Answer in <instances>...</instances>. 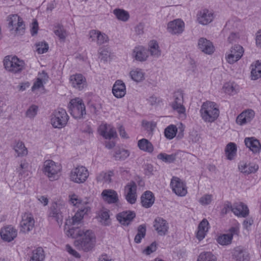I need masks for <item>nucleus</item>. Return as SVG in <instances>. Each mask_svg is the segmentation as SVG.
Returning a JSON list of instances; mask_svg holds the SVG:
<instances>
[{"label": "nucleus", "instance_id": "obj_1", "mask_svg": "<svg viewBox=\"0 0 261 261\" xmlns=\"http://www.w3.org/2000/svg\"><path fill=\"white\" fill-rule=\"evenodd\" d=\"M200 113L202 119L207 122L215 121L219 116V110L216 103L208 101L203 103Z\"/></svg>", "mask_w": 261, "mask_h": 261}, {"label": "nucleus", "instance_id": "obj_2", "mask_svg": "<svg viewBox=\"0 0 261 261\" xmlns=\"http://www.w3.org/2000/svg\"><path fill=\"white\" fill-rule=\"evenodd\" d=\"M96 238L92 231L87 230L83 235L74 242V246L79 250L90 251L94 247Z\"/></svg>", "mask_w": 261, "mask_h": 261}, {"label": "nucleus", "instance_id": "obj_3", "mask_svg": "<svg viewBox=\"0 0 261 261\" xmlns=\"http://www.w3.org/2000/svg\"><path fill=\"white\" fill-rule=\"evenodd\" d=\"M66 212L65 204L61 202L52 203L48 210V217L55 220L60 227L63 223L64 214Z\"/></svg>", "mask_w": 261, "mask_h": 261}, {"label": "nucleus", "instance_id": "obj_4", "mask_svg": "<svg viewBox=\"0 0 261 261\" xmlns=\"http://www.w3.org/2000/svg\"><path fill=\"white\" fill-rule=\"evenodd\" d=\"M68 108L71 116L75 119H81L86 114L83 101L80 98L72 99L69 102Z\"/></svg>", "mask_w": 261, "mask_h": 261}, {"label": "nucleus", "instance_id": "obj_5", "mask_svg": "<svg viewBox=\"0 0 261 261\" xmlns=\"http://www.w3.org/2000/svg\"><path fill=\"white\" fill-rule=\"evenodd\" d=\"M61 169L60 164L52 160H46L44 162L43 171L50 180L53 181L58 179Z\"/></svg>", "mask_w": 261, "mask_h": 261}, {"label": "nucleus", "instance_id": "obj_6", "mask_svg": "<svg viewBox=\"0 0 261 261\" xmlns=\"http://www.w3.org/2000/svg\"><path fill=\"white\" fill-rule=\"evenodd\" d=\"M69 119L66 111L59 108L55 110L51 116V124L55 128H61L64 127Z\"/></svg>", "mask_w": 261, "mask_h": 261}, {"label": "nucleus", "instance_id": "obj_7", "mask_svg": "<svg viewBox=\"0 0 261 261\" xmlns=\"http://www.w3.org/2000/svg\"><path fill=\"white\" fill-rule=\"evenodd\" d=\"M4 65L8 71L16 73L22 70L24 67V63L16 56H7L4 59Z\"/></svg>", "mask_w": 261, "mask_h": 261}, {"label": "nucleus", "instance_id": "obj_8", "mask_svg": "<svg viewBox=\"0 0 261 261\" xmlns=\"http://www.w3.org/2000/svg\"><path fill=\"white\" fill-rule=\"evenodd\" d=\"M10 31H14L18 35H22L25 32V25L22 19L17 14L10 15L7 18Z\"/></svg>", "mask_w": 261, "mask_h": 261}, {"label": "nucleus", "instance_id": "obj_9", "mask_svg": "<svg viewBox=\"0 0 261 261\" xmlns=\"http://www.w3.org/2000/svg\"><path fill=\"white\" fill-rule=\"evenodd\" d=\"M88 176L89 172L83 166H78L72 169L69 175L70 180L77 184L84 183Z\"/></svg>", "mask_w": 261, "mask_h": 261}, {"label": "nucleus", "instance_id": "obj_10", "mask_svg": "<svg viewBox=\"0 0 261 261\" xmlns=\"http://www.w3.org/2000/svg\"><path fill=\"white\" fill-rule=\"evenodd\" d=\"M244 51L243 47L242 46L236 45L226 53L225 59L229 64H232L241 58Z\"/></svg>", "mask_w": 261, "mask_h": 261}, {"label": "nucleus", "instance_id": "obj_11", "mask_svg": "<svg viewBox=\"0 0 261 261\" xmlns=\"http://www.w3.org/2000/svg\"><path fill=\"white\" fill-rule=\"evenodd\" d=\"M172 191L177 196H185L187 193L185 184L178 177L173 176L170 182Z\"/></svg>", "mask_w": 261, "mask_h": 261}, {"label": "nucleus", "instance_id": "obj_12", "mask_svg": "<svg viewBox=\"0 0 261 261\" xmlns=\"http://www.w3.org/2000/svg\"><path fill=\"white\" fill-rule=\"evenodd\" d=\"M35 221L32 214L24 213L22 216L20 223V231L26 233L30 231L34 228Z\"/></svg>", "mask_w": 261, "mask_h": 261}, {"label": "nucleus", "instance_id": "obj_13", "mask_svg": "<svg viewBox=\"0 0 261 261\" xmlns=\"http://www.w3.org/2000/svg\"><path fill=\"white\" fill-rule=\"evenodd\" d=\"M185 28V23L179 19H176L169 22L167 24V31L172 35L181 34Z\"/></svg>", "mask_w": 261, "mask_h": 261}, {"label": "nucleus", "instance_id": "obj_14", "mask_svg": "<svg viewBox=\"0 0 261 261\" xmlns=\"http://www.w3.org/2000/svg\"><path fill=\"white\" fill-rule=\"evenodd\" d=\"M174 98V101L171 104L172 109L179 114H184L186 112V108L183 105L184 96L182 93L181 91L175 92Z\"/></svg>", "mask_w": 261, "mask_h": 261}, {"label": "nucleus", "instance_id": "obj_15", "mask_svg": "<svg viewBox=\"0 0 261 261\" xmlns=\"http://www.w3.org/2000/svg\"><path fill=\"white\" fill-rule=\"evenodd\" d=\"M239 229L236 227H232L229 229L228 233L223 234L217 238V242L221 245H228L230 244L234 235H238Z\"/></svg>", "mask_w": 261, "mask_h": 261}, {"label": "nucleus", "instance_id": "obj_16", "mask_svg": "<svg viewBox=\"0 0 261 261\" xmlns=\"http://www.w3.org/2000/svg\"><path fill=\"white\" fill-rule=\"evenodd\" d=\"M153 227L160 236L165 235L169 228L168 223L161 217H157L155 219L153 222Z\"/></svg>", "mask_w": 261, "mask_h": 261}, {"label": "nucleus", "instance_id": "obj_17", "mask_svg": "<svg viewBox=\"0 0 261 261\" xmlns=\"http://www.w3.org/2000/svg\"><path fill=\"white\" fill-rule=\"evenodd\" d=\"M17 231L13 226L9 225L2 228L1 236L4 241L11 242L17 236Z\"/></svg>", "mask_w": 261, "mask_h": 261}, {"label": "nucleus", "instance_id": "obj_18", "mask_svg": "<svg viewBox=\"0 0 261 261\" xmlns=\"http://www.w3.org/2000/svg\"><path fill=\"white\" fill-rule=\"evenodd\" d=\"M71 85L79 90H83L86 86L85 77L81 74L72 75L70 77Z\"/></svg>", "mask_w": 261, "mask_h": 261}, {"label": "nucleus", "instance_id": "obj_19", "mask_svg": "<svg viewBox=\"0 0 261 261\" xmlns=\"http://www.w3.org/2000/svg\"><path fill=\"white\" fill-rule=\"evenodd\" d=\"M198 47L201 51L208 55L212 54L215 50L213 43L205 38H200L198 40Z\"/></svg>", "mask_w": 261, "mask_h": 261}, {"label": "nucleus", "instance_id": "obj_20", "mask_svg": "<svg viewBox=\"0 0 261 261\" xmlns=\"http://www.w3.org/2000/svg\"><path fill=\"white\" fill-rule=\"evenodd\" d=\"M197 16L198 22L203 25L210 23L214 18L213 12L207 9L200 11Z\"/></svg>", "mask_w": 261, "mask_h": 261}, {"label": "nucleus", "instance_id": "obj_21", "mask_svg": "<svg viewBox=\"0 0 261 261\" xmlns=\"http://www.w3.org/2000/svg\"><path fill=\"white\" fill-rule=\"evenodd\" d=\"M255 113L251 109L245 110L242 112L237 118L236 122L237 124L243 125L249 122L254 118Z\"/></svg>", "mask_w": 261, "mask_h": 261}, {"label": "nucleus", "instance_id": "obj_22", "mask_svg": "<svg viewBox=\"0 0 261 261\" xmlns=\"http://www.w3.org/2000/svg\"><path fill=\"white\" fill-rule=\"evenodd\" d=\"M99 134L106 139H111L117 136L116 130L107 124H101L98 128Z\"/></svg>", "mask_w": 261, "mask_h": 261}, {"label": "nucleus", "instance_id": "obj_23", "mask_svg": "<svg viewBox=\"0 0 261 261\" xmlns=\"http://www.w3.org/2000/svg\"><path fill=\"white\" fill-rule=\"evenodd\" d=\"M136 217V214L133 211H124L117 215V219L123 225H128Z\"/></svg>", "mask_w": 261, "mask_h": 261}, {"label": "nucleus", "instance_id": "obj_24", "mask_svg": "<svg viewBox=\"0 0 261 261\" xmlns=\"http://www.w3.org/2000/svg\"><path fill=\"white\" fill-rule=\"evenodd\" d=\"M112 92L117 98H122L126 94L125 84L121 80H117L113 85Z\"/></svg>", "mask_w": 261, "mask_h": 261}, {"label": "nucleus", "instance_id": "obj_25", "mask_svg": "<svg viewBox=\"0 0 261 261\" xmlns=\"http://www.w3.org/2000/svg\"><path fill=\"white\" fill-rule=\"evenodd\" d=\"M65 230L66 231V235L72 238H76L78 237H81L85 232L84 230H82L78 226L71 225L69 227L67 226V223H66L65 226Z\"/></svg>", "mask_w": 261, "mask_h": 261}, {"label": "nucleus", "instance_id": "obj_26", "mask_svg": "<svg viewBox=\"0 0 261 261\" xmlns=\"http://www.w3.org/2000/svg\"><path fill=\"white\" fill-rule=\"evenodd\" d=\"M101 196L103 200L109 203H115L118 201V194L114 190H104L101 193Z\"/></svg>", "mask_w": 261, "mask_h": 261}, {"label": "nucleus", "instance_id": "obj_27", "mask_svg": "<svg viewBox=\"0 0 261 261\" xmlns=\"http://www.w3.org/2000/svg\"><path fill=\"white\" fill-rule=\"evenodd\" d=\"M133 56L136 60L143 62L146 61L148 57V50L142 46L136 47L134 49Z\"/></svg>", "mask_w": 261, "mask_h": 261}, {"label": "nucleus", "instance_id": "obj_28", "mask_svg": "<svg viewBox=\"0 0 261 261\" xmlns=\"http://www.w3.org/2000/svg\"><path fill=\"white\" fill-rule=\"evenodd\" d=\"M245 145L254 153H258L261 149V145L259 141L253 138H246L244 141Z\"/></svg>", "mask_w": 261, "mask_h": 261}, {"label": "nucleus", "instance_id": "obj_29", "mask_svg": "<svg viewBox=\"0 0 261 261\" xmlns=\"http://www.w3.org/2000/svg\"><path fill=\"white\" fill-rule=\"evenodd\" d=\"M233 256L237 261H247L249 259L248 251L240 246L234 248Z\"/></svg>", "mask_w": 261, "mask_h": 261}, {"label": "nucleus", "instance_id": "obj_30", "mask_svg": "<svg viewBox=\"0 0 261 261\" xmlns=\"http://www.w3.org/2000/svg\"><path fill=\"white\" fill-rule=\"evenodd\" d=\"M141 200L142 206L145 208H149L154 203V197L151 192L147 191L142 195Z\"/></svg>", "mask_w": 261, "mask_h": 261}, {"label": "nucleus", "instance_id": "obj_31", "mask_svg": "<svg viewBox=\"0 0 261 261\" xmlns=\"http://www.w3.org/2000/svg\"><path fill=\"white\" fill-rule=\"evenodd\" d=\"M232 212L234 215L245 217L249 214V210L247 205L241 202L232 206Z\"/></svg>", "mask_w": 261, "mask_h": 261}, {"label": "nucleus", "instance_id": "obj_32", "mask_svg": "<svg viewBox=\"0 0 261 261\" xmlns=\"http://www.w3.org/2000/svg\"><path fill=\"white\" fill-rule=\"evenodd\" d=\"M90 210L89 207H85L83 209H80V211H77L72 218L71 222L69 221V223L71 224V225H79L82 223L84 215L86 214L88 211Z\"/></svg>", "mask_w": 261, "mask_h": 261}, {"label": "nucleus", "instance_id": "obj_33", "mask_svg": "<svg viewBox=\"0 0 261 261\" xmlns=\"http://www.w3.org/2000/svg\"><path fill=\"white\" fill-rule=\"evenodd\" d=\"M39 75L40 77L37 78L36 81L34 82L32 87V91H34L43 87V84H45L48 80V76L45 71H43L40 73Z\"/></svg>", "mask_w": 261, "mask_h": 261}, {"label": "nucleus", "instance_id": "obj_34", "mask_svg": "<svg viewBox=\"0 0 261 261\" xmlns=\"http://www.w3.org/2000/svg\"><path fill=\"white\" fill-rule=\"evenodd\" d=\"M45 258V253L42 247L34 249L30 255V261H43Z\"/></svg>", "mask_w": 261, "mask_h": 261}, {"label": "nucleus", "instance_id": "obj_35", "mask_svg": "<svg viewBox=\"0 0 261 261\" xmlns=\"http://www.w3.org/2000/svg\"><path fill=\"white\" fill-rule=\"evenodd\" d=\"M208 222L207 220L204 219L199 223L197 232V238L199 240H202L205 236L206 232L208 230Z\"/></svg>", "mask_w": 261, "mask_h": 261}, {"label": "nucleus", "instance_id": "obj_36", "mask_svg": "<svg viewBox=\"0 0 261 261\" xmlns=\"http://www.w3.org/2000/svg\"><path fill=\"white\" fill-rule=\"evenodd\" d=\"M138 146L140 150L148 153L152 152L154 149L152 143L146 139L139 140L138 142Z\"/></svg>", "mask_w": 261, "mask_h": 261}, {"label": "nucleus", "instance_id": "obj_37", "mask_svg": "<svg viewBox=\"0 0 261 261\" xmlns=\"http://www.w3.org/2000/svg\"><path fill=\"white\" fill-rule=\"evenodd\" d=\"M239 168L240 171L246 174L255 173L258 169V166L256 164H247L243 163L239 165Z\"/></svg>", "mask_w": 261, "mask_h": 261}, {"label": "nucleus", "instance_id": "obj_38", "mask_svg": "<svg viewBox=\"0 0 261 261\" xmlns=\"http://www.w3.org/2000/svg\"><path fill=\"white\" fill-rule=\"evenodd\" d=\"M149 51L150 55L154 58H159L161 55V50L160 49L158 43L155 40H151L149 43Z\"/></svg>", "mask_w": 261, "mask_h": 261}, {"label": "nucleus", "instance_id": "obj_39", "mask_svg": "<svg viewBox=\"0 0 261 261\" xmlns=\"http://www.w3.org/2000/svg\"><path fill=\"white\" fill-rule=\"evenodd\" d=\"M237 150V145L235 143L230 142L226 146L225 151L227 159L231 160L236 155Z\"/></svg>", "mask_w": 261, "mask_h": 261}, {"label": "nucleus", "instance_id": "obj_40", "mask_svg": "<svg viewBox=\"0 0 261 261\" xmlns=\"http://www.w3.org/2000/svg\"><path fill=\"white\" fill-rule=\"evenodd\" d=\"M13 149L16 153L17 157H21L25 156L28 154V150L25 147L23 143L22 142H18L14 146Z\"/></svg>", "mask_w": 261, "mask_h": 261}, {"label": "nucleus", "instance_id": "obj_41", "mask_svg": "<svg viewBox=\"0 0 261 261\" xmlns=\"http://www.w3.org/2000/svg\"><path fill=\"white\" fill-rule=\"evenodd\" d=\"M98 217L99 221L102 225L108 226L111 224V220L108 211L102 210L99 211Z\"/></svg>", "mask_w": 261, "mask_h": 261}, {"label": "nucleus", "instance_id": "obj_42", "mask_svg": "<svg viewBox=\"0 0 261 261\" xmlns=\"http://www.w3.org/2000/svg\"><path fill=\"white\" fill-rule=\"evenodd\" d=\"M251 79L256 80L261 77V62L257 61L254 66L252 65L251 71Z\"/></svg>", "mask_w": 261, "mask_h": 261}, {"label": "nucleus", "instance_id": "obj_43", "mask_svg": "<svg viewBox=\"0 0 261 261\" xmlns=\"http://www.w3.org/2000/svg\"><path fill=\"white\" fill-rule=\"evenodd\" d=\"M113 13L118 20L122 21H126L129 18V13L123 9H115Z\"/></svg>", "mask_w": 261, "mask_h": 261}, {"label": "nucleus", "instance_id": "obj_44", "mask_svg": "<svg viewBox=\"0 0 261 261\" xmlns=\"http://www.w3.org/2000/svg\"><path fill=\"white\" fill-rule=\"evenodd\" d=\"M130 76L134 81L140 82L144 79V73L140 69H136L130 72Z\"/></svg>", "mask_w": 261, "mask_h": 261}, {"label": "nucleus", "instance_id": "obj_45", "mask_svg": "<svg viewBox=\"0 0 261 261\" xmlns=\"http://www.w3.org/2000/svg\"><path fill=\"white\" fill-rule=\"evenodd\" d=\"M113 175L112 171L108 172H101L96 176V179L98 182H110L111 181V177Z\"/></svg>", "mask_w": 261, "mask_h": 261}, {"label": "nucleus", "instance_id": "obj_46", "mask_svg": "<svg viewBox=\"0 0 261 261\" xmlns=\"http://www.w3.org/2000/svg\"><path fill=\"white\" fill-rule=\"evenodd\" d=\"M146 229L145 225L142 224L138 226L137 233L134 239L135 243L138 244L141 243L142 239L144 238L146 235Z\"/></svg>", "mask_w": 261, "mask_h": 261}, {"label": "nucleus", "instance_id": "obj_47", "mask_svg": "<svg viewBox=\"0 0 261 261\" xmlns=\"http://www.w3.org/2000/svg\"><path fill=\"white\" fill-rule=\"evenodd\" d=\"M157 158L165 163H171L175 160L176 154H167L165 153H160L157 155Z\"/></svg>", "mask_w": 261, "mask_h": 261}, {"label": "nucleus", "instance_id": "obj_48", "mask_svg": "<svg viewBox=\"0 0 261 261\" xmlns=\"http://www.w3.org/2000/svg\"><path fill=\"white\" fill-rule=\"evenodd\" d=\"M177 128L174 125H170L167 127L164 131L165 136L168 139H172L176 135Z\"/></svg>", "mask_w": 261, "mask_h": 261}, {"label": "nucleus", "instance_id": "obj_49", "mask_svg": "<svg viewBox=\"0 0 261 261\" xmlns=\"http://www.w3.org/2000/svg\"><path fill=\"white\" fill-rule=\"evenodd\" d=\"M216 257L211 252H203L201 253L197 261H215Z\"/></svg>", "mask_w": 261, "mask_h": 261}, {"label": "nucleus", "instance_id": "obj_50", "mask_svg": "<svg viewBox=\"0 0 261 261\" xmlns=\"http://www.w3.org/2000/svg\"><path fill=\"white\" fill-rule=\"evenodd\" d=\"M54 33L60 39L64 40L67 36V32L63 25L58 24L54 29Z\"/></svg>", "mask_w": 261, "mask_h": 261}, {"label": "nucleus", "instance_id": "obj_51", "mask_svg": "<svg viewBox=\"0 0 261 261\" xmlns=\"http://www.w3.org/2000/svg\"><path fill=\"white\" fill-rule=\"evenodd\" d=\"M225 92L230 95H234L238 92L239 86L234 84H227L224 85Z\"/></svg>", "mask_w": 261, "mask_h": 261}, {"label": "nucleus", "instance_id": "obj_52", "mask_svg": "<svg viewBox=\"0 0 261 261\" xmlns=\"http://www.w3.org/2000/svg\"><path fill=\"white\" fill-rule=\"evenodd\" d=\"M129 155V151L125 149H119L117 150L115 154V158L117 160H124Z\"/></svg>", "mask_w": 261, "mask_h": 261}, {"label": "nucleus", "instance_id": "obj_53", "mask_svg": "<svg viewBox=\"0 0 261 261\" xmlns=\"http://www.w3.org/2000/svg\"><path fill=\"white\" fill-rule=\"evenodd\" d=\"M38 111V106L33 105L31 106H30L29 108V109L27 110L25 115L27 117H29L30 118H33L36 116Z\"/></svg>", "mask_w": 261, "mask_h": 261}, {"label": "nucleus", "instance_id": "obj_54", "mask_svg": "<svg viewBox=\"0 0 261 261\" xmlns=\"http://www.w3.org/2000/svg\"><path fill=\"white\" fill-rule=\"evenodd\" d=\"M137 187L136 182L133 181H131L125 187V190L126 191V194H137Z\"/></svg>", "mask_w": 261, "mask_h": 261}, {"label": "nucleus", "instance_id": "obj_55", "mask_svg": "<svg viewBox=\"0 0 261 261\" xmlns=\"http://www.w3.org/2000/svg\"><path fill=\"white\" fill-rule=\"evenodd\" d=\"M48 49V44L45 42H39L37 44V51L38 54L46 53Z\"/></svg>", "mask_w": 261, "mask_h": 261}, {"label": "nucleus", "instance_id": "obj_56", "mask_svg": "<svg viewBox=\"0 0 261 261\" xmlns=\"http://www.w3.org/2000/svg\"><path fill=\"white\" fill-rule=\"evenodd\" d=\"M109 40V37L105 33H102L99 31L97 39V44L98 45H101L103 43L107 42Z\"/></svg>", "mask_w": 261, "mask_h": 261}, {"label": "nucleus", "instance_id": "obj_57", "mask_svg": "<svg viewBox=\"0 0 261 261\" xmlns=\"http://www.w3.org/2000/svg\"><path fill=\"white\" fill-rule=\"evenodd\" d=\"M143 126L145 128L147 131L152 133L156 127V123L154 122H148L146 121H142Z\"/></svg>", "mask_w": 261, "mask_h": 261}, {"label": "nucleus", "instance_id": "obj_58", "mask_svg": "<svg viewBox=\"0 0 261 261\" xmlns=\"http://www.w3.org/2000/svg\"><path fill=\"white\" fill-rule=\"evenodd\" d=\"M212 199V195L205 194L200 198L199 202L202 205H207L211 202Z\"/></svg>", "mask_w": 261, "mask_h": 261}, {"label": "nucleus", "instance_id": "obj_59", "mask_svg": "<svg viewBox=\"0 0 261 261\" xmlns=\"http://www.w3.org/2000/svg\"><path fill=\"white\" fill-rule=\"evenodd\" d=\"M156 249V245L155 242H153L149 246L143 250V253L146 255H149L150 253L154 252Z\"/></svg>", "mask_w": 261, "mask_h": 261}, {"label": "nucleus", "instance_id": "obj_60", "mask_svg": "<svg viewBox=\"0 0 261 261\" xmlns=\"http://www.w3.org/2000/svg\"><path fill=\"white\" fill-rule=\"evenodd\" d=\"M189 139L194 143H197L200 141V136L196 131H193L190 133Z\"/></svg>", "mask_w": 261, "mask_h": 261}, {"label": "nucleus", "instance_id": "obj_61", "mask_svg": "<svg viewBox=\"0 0 261 261\" xmlns=\"http://www.w3.org/2000/svg\"><path fill=\"white\" fill-rule=\"evenodd\" d=\"M232 205L230 202L226 201L224 205V207L221 210V213L226 214L229 211L232 212Z\"/></svg>", "mask_w": 261, "mask_h": 261}, {"label": "nucleus", "instance_id": "obj_62", "mask_svg": "<svg viewBox=\"0 0 261 261\" xmlns=\"http://www.w3.org/2000/svg\"><path fill=\"white\" fill-rule=\"evenodd\" d=\"M126 199L130 204H134L137 200V194H126Z\"/></svg>", "mask_w": 261, "mask_h": 261}, {"label": "nucleus", "instance_id": "obj_63", "mask_svg": "<svg viewBox=\"0 0 261 261\" xmlns=\"http://www.w3.org/2000/svg\"><path fill=\"white\" fill-rule=\"evenodd\" d=\"M66 249L67 251L68 252H69L70 254L73 255V256L79 258L80 257V255L79 253L72 248V247L69 245H66Z\"/></svg>", "mask_w": 261, "mask_h": 261}, {"label": "nucleus", "instance_id": "obj_64", "mask_svg": "<svg viewBox=\"0 0 261 261\" xmlns=\"http://www.w3.org/2000/svg\"><path fill=\"white\" fill-rule=\"evenodd\" d=\"M98 33H99V31L94 30H91L89 32V38L91 39V41H95L96 39L97 40Z\"/></svg>", "mask_w": 261, "mask_h": 261}]
</instances>
